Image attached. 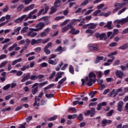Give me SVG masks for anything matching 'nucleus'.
<instances>
[{
  "label": "nucleus",
  "instance_id": "1",
  "mask_svg": "<svg viewBox=\"0 0 128 128\" xmlns=\"http://www.w3.org/2000/svg\"><path fill=\"white\" fill-rule=\"evenodd\" d=\"M60 4H62V0H56L54 2V6H52L50 8V12H49V14H54V12L58 10V8L60 6Z\"/></svg>",
  "mask_w": 128,
  "mask_h": 128
},
{
  "label": "nucleus",
  "instance_id": "2",
  "mask_svg": "<svg viewBox=\"0 0 128 128\" xmlns=\"http://www.w3.org/2000/svg\"><path fill=\"white\" fill-rule=\"evenodd\" d=\"M81 82H82V86H84L86 82L88 86H92V78H89L88 79V76H86L85 79L82 78Z\"/></svg>",
  "mask_w": 128,
  "mask_h": 128
},
{
  "label": "nucleus",
  "instance_id": "3",
  "mask_svg": "<svg viewBox=\"0 0 128 128\" xmlns=\"http://www.w3.org/2000/svg\"><path fill=\"white\" fill-rule=\"evenodd\" d=\"M88 50L90 52H94V50L98 52L100 50V46L96 43L90 44L88 45Z\"/></svg>",
  "mask_w": 128,
  "mask_h": 128
},
{
  "label": "nucleus",
  "instance_id": "4",
  "mask_svg": "<svg viewBox=\"0 0 128 128\" xmlns=\"http://www.w3.org/2000/svg\"><path fill=\"white\" fill-rule=\"evenodd\" d=\"M84 114L86 116H90L91 118L94 116L96 114V108H91L90 110H88L86 112H84Z\"/></svg>",
  "mask_w": 128,
  "mask_h": 128
},
{
  "label": "nucleus",
  "instance_id": "5",
  "mask_svg": "<svg viewBox=\"0 0 128 128\" xmlns=\"http://www.w3.org/2000/svg\"><path fill=\"white\" fill-rule=\"evenodd\" d=\"M118 54V52L115 51L114 52H112L111 53H110L109 54H108V58H110V56L111 57V59H109L107 60L108 62H114V60H115L116 57H114V56H116V54Z\"/></svg>",
  "mask_w": 128,
  "mask_h": 128
},
{
  "label": "nucleus",
  "instance_id": "6",
  "mask_svg": "<svg viewBox=\"0 0 128 128\" xmlns=\"http://www.w3.org/2000/svg\"><path fill=\"white\" fill-rule=\"evenodd\" d=\"M126 2L122 3L116 2L114 4V8H118V10H120V8L126 6Z\"/></svg>",
  "mask_w": 128,
  "mask_h": 128
},
{
  "label": "nucleus",
  "instance_id": "7",
  "mask_svg": "<svg viewBox=\"0 0 128 128\" xmlns=\"http://www.w3.org/2000/svg\"><path fill=\"white\" fill-rule=\"evenodd\" d=\"M122 106H124V102L120 101L117 104V110L122 112Z\"/></svg>",
  "mask_w": 128,
  "mask_h": 128
},
{
  "label": "nucleus",
  "instance_id": "8",
  "mask_svg": "<svg viewBox=\"0 0 128 128\" xmlns=\"http://www.w3.org/2000/svg\"><path fill=\"white\" fill-rule=\"evenodd\" d=\"M36 12H38V9H34V10L30 12L28 14L27 18H25V22H26V20H28V18H32V14H36Z\"/></svg>",
  "mask_w": 128,
  "mask_h": 128
},
{
  "label": "nucleus",
  "instance_id": "9",
  "mask_svg": "<svg viewBox=\"0 0 128 128\" xmlns=\"http://www.w3.org/2000/svg\"><path fill=\"white\" fill-rule=\"evenodd\" d=\"M44 26H46L44 22H40L38 24H37L36 26V28L39 30V31L42 30V28H44Z\"/></svg>",
  "mask_w": 128,
  "mask_h": 128
},
{
  "label": "nucleus",
  "instance_id": "10",
  "mask_svg": "<svg viewBox=\"0 0 128 128\" xmlns=\"http://www.w3.org/2000/svg\"><path fill=\"white\" fill-rule=\"evenodd\" d=\"M22 79L21 80V82H24L28 80H30V73L28 72L27 73L26 76H22Z\"/></svg>",
  "mask_w": 128,
  "mask_h": 128
},
{
  "label": "nucleus",
  "instance_id": "11",
  "mask_svg": "<svg viewBox=\"0 0 128 128\" xmlns=\"http://www.w3.org/2000/svg\"><path fill=\"white\" fill-rule=\"evenodd\" d=\"M58 58H56L54 60L52 59H49L48 60V62L49 64H52V66H56V64H58Z\"/></svg>",
  "mask_w": 128,
  "mask_h": 128
},
{
  "label": "nucleus",
  "instance_id": "12",
  "mask_svg": "<svg viewBox=\"0 0 128 128\" xmlns=\"http://www.w3.org/2000/svg\"><path fill=\"white\" fill-rule=\"evenodd\" d=\"M115 74L116 76L119 78L122 79V76H124V72L120 71V70H117L115 72Z\"/></svg>",
  "mask_w": 128,
  "mask_h": 128
},
{
  "label": "nucleus",
  "instance_id": "13",
  "mask_svg": "<svg viewBox=\"0 0 128 128\" xmlns=\"http://www.w3.org/2000/svg\"><path fill=\"white\" fill-rule=\"evenodd\" d=\"M70 30L69 32V34H74L76 36V34H78V33L80 32V30H76V28L73 27Z\"/></svg>",
  "mask_w": 128,
  "mask_h": 128
},
{
  "label": "nucleus",
  "instance_id": "14",
  "mask_svg": "<svg viewBox=\"0 0 128 128\" xmlns=\"http://www.w3.org/2000/svg\"><path fill=\"white\" fill-rule=\"evenodd\" d=\"M26 18V14L23 15L20 18L15 20L14 22H16V24H20V22H22L23 20H24Z\"/></svg>",
  "mask_w": 128,
  "mask_h": 128
},
{
  "label": "nucleus",
  "instance_id": "15",
  "mask_svg": "<svg viewBox=\"0 0 128 128\" xmlns=\"http://www.w3.org/2000/svg\"><path fill=\"white\" fill-rule=\"evenodd\" d=\"M34 4H32L24 8L23 12H28V10H34Z\"/></svg>",
  "mask_w": 128,
  "mask_h": 128
},
{
  "label": "nucleus",
  "instance_id": "16",
  "mask_svg": "<svg viewBox=\"0 0 128 128\" xmlns=\"http://www.w3.org/2000/svg\"><path fill=\"white\" fill-rule=\"evenodd\" d=\"M36 34H38V33L30 30L27 34L28 36H30V38H34V36H36Z\"/></svg>",
  "mask_w": 128,
  "mask_h": 128
},
{
  "label": "nucleus",
  "instance_id": "17",
  "mask_svg": "<svg viewBox=\"0 0 128 128\" xmlns=\"http://www.w3.org/2000/svg\"><path fill=\"white\" fill-rule=\"evenodd\" d=\"M112 21H109L107 22V24L104 26V28H108V30H112Z\"/></svg>",
  "mask_w": 128,
  "mask_h": 128
},
{
  "label": "nucleus",
  "instance_id": "18",
  "mask_svg": "<svg viewBox=\"0 0 128 128\" xmlns=\"http://www.w3.org/2000/svg\"><path fill=\"white\" fill-rule=\"evenodd\" d=\"M104 60V56H98L96 58V59L94 60V64H98V62H100V60Z\"/></svg>",
  "mask_w": 128,
  "mask_h": 128
},
{
  "label": "nucleus",
  "instance_id": "19",
  "mask_svg": "<svg viewBox=\"0 0 128 128\" xmlns=\"http://www.w3.org/2000/svg\"><path fill=\"white\" fill-rule=\"evenodd\" d=\"M128 48V44H124L122 46L118 48V50H126Z\"/></svg>",
  "mask_w": 128,
  "mask_h": 128
},
{
  "label": "nucleus",
  "instance_id": "20",
  "mask_svg": "<svg viewBox=\"0 0 128 128\" xmlns=\"http://www.w3.org/2000/svg\"><path fill=\"white\" fill-rule=\"evenodd\" d=\"M44 20V24L45 26H48V24H50V20H48V16H44L42 18Z\"/></svg>",
  "mask_w": 128,
  "mask_h": 128
},
{
  "label": "nucleus",
  "instance_id": "21",
  "mask_svg": "<svg viewBox=\"0 0 128 128\" xmlns=\"http://www.w3.org/2000/svg\"><path fill=\"white\" fill-rule=\"evenodd\" d=\"M96 28V24L94 23H90L89 24V27L88 28L90 30H94Z\"/></svg>",
  "mask_w": 128,
  "mask_h": 128
},
{
  "label": "nucleus",
  "instance_id": "22",
  "mask_svg": "<svg viewBox=\"0 0 128 128\" xmlns=\"http://www.w3.org/2000/svg\"><path fill=\"white\" fill-rule=\"evenodd\" d=\"M88 78H96V75L94 72H90L88 74Z\"/></svg>",
  "mask_w": 128,
  "mask_h": 128
},
{
  "label": "nucleus",
  "instance_id": "23",
  "mask_svg": "<svg viewBox=\"0 0 128 128\" xmlns=\"http://www.w3.org/2000/svg\"><path fill=\"white\" fill-rule=\"evenodd\" d=\"M38 86H36L32 89V94H36L38 92Z\"/></svg>",
  "mask_w": 128,
  "mask_h": 128
},
{
  "label": "nucleus",
  "instance_id": "24",
  "mask_svg": "<svg viewBox=\"0 0 128 128\" xmlns=\"http://www.w3.org/2000/svg\"><path fill=\"white\" fill-rule=\"evenodd\" d=\"M69 72L72 74H74V66L72 65L69 66Z\"/></svg>",
  "mask_w": 128,
  "mask_h": 128
},
{
  "label": "nucleus",
  "instance_id": "25",
  "mask_svg": "<svg viewBox=\"0 0 128 128\" xmlns=\"http://www.w3.org/2000/svg\"><path fill=\"white\" fill-rule=\"evenodd\" d=\"M66 80V77H64L58 82V84H63L64 82Z\"/></svg>",
  "mask_w": 128,
  "mask_h": 128
},
{
  "label": "nucleus",
  "instance_id": "26",
  "mask_svg": "<svg viewBox=\"0 0 128 128\" xmlns=\"http://www.w3.org/2000/svg\"><path fill=\"white\" fill-rule=\"evenodd\" d=\"M122 24H126L128 22V16L126 18H122Z\"/></svg>",
  "mask_w": 128,
  "mask_h": 128
},
{
  "label": "nucleus",
  "instance_id": "27",
  "mask_svg": "<svg viewBox=\"0 0 128 128\" xmlns=\"http://www.w3.org/2000/svg\"><path fill=\"white\" fill-rule=\"evenodd\" d=\"M62 47L60 46L54 50V52H61L60 54H62Z\"/></svg>",
  "mask_w": 128,
  "mask_h": 128
},
{
  "label": "nucleus",
  "instance_id": "28",
  "mask_svg": "<svg viewBox=\"0 0 128 128\" xmlns=\"http://www.w3.org/2000/svg\"><path fill=\"white\" fill-rule=\"evenodd\" d=\"M22 30V27H18L16 29L14 30V32H16V36L20 34V30Z\"/></svg>",
  "mask_w": 128,
  "mask_h": 128
},
{
  "label": "nucleus",
  "instance_id": "29",
  "mask_svg": "<svg viewBox=\"0 0 128 128\" xmlns=\"http://www.w3.org/2000/svg\"><path fill=\"white\" fill-rule=\"evenodd\" d=\"M44 50L46 54H47V55L50 54V52H52L50 50H48V48H44Z\"/></svg>",
  "mask_w": 128,
  "mask_h": 128
},
{
  "label": "nucleus",
  "instance_id": "30",
  "mask_svg": "<svg viewBox=\"0 0 128 128\" xmlns=\"http://www.w3.org/2000/svg\"><path fill=\"white\" fill-rule=\"evenodd\" d=\"M58 118V116H54L48 119V122H52V120H56Z\"/></svg>",
  "mask_w": 128,
  "mask_h": 128
},
{
  "label": "nucleus",
  "instance_id": "31",
  "mask_svg": "<svg viewBox=\"0 0 128 128\" xmlns=\"http://www.w3.org/2000/svg\"><path fill=\"white\" fill-rule=\"evenodd\" d=\"M68 26H65L63 28H62V32H68Z\"/></svg>",
  "mask_w": 128,
  "mask_h": 128
},
{
  "label": "nucleus",
  "instance_id": "32",
  "mask_svg": "<svg viewBox=\"0 0 128 128\" xmlns=\"http://www.w3.org/2000/svg\"><path fill=\"white\" fill-rule=\"evenodd\" d=\"M64 74V72H58L56 74L57 76L59 78H62V74Z\"/></svg>",
  "mask_w": 128,
  "mask_h": 128
},
{
  "label": "nucleus",
  "instance_id": "33",
  "mask_svg": "<svg viewBox=\"0 0 128 128\" xmlns=\"http://www.w3.org/2000/svg\"><path fill=\"white\" fill-rule=\"evenodd\" d=\"M114 114V110H110L108 112L106 113L107 116H112Z\"/></svg>",
  "mask_w": 128,
  "mask_h": 128
},
{
  "label": "nucleus",
  "instance_id": "34",
  "mask_svg": "<svg viewBox=\"0 0 128 128\" xmlns=\"http://www.w3.org/2000/svg\"><path fill=\"white\" fill-rule=\"evenodd\" d=\"M30 68V65H27V66H24L22 68H21V70L22 72H24L26 70Z\"/></svg>",
  "mask_w": 128,
  "mask_h": 128
},
{
  "label": "nucleus",
  "instance_id": "35",
  "mask_svg": "<svg viewBox=\"0 0 128 128\" xmlns=\"http://www.w3.org/2000/svg\"><path fill=\"white\" fill-rule=\"evenodd\" d=\"M24 8V4H22L17 8L16 10L18 12H20L22 10V8Z\"/></svg>",
  "mask_w": 128,
  "mask_h": 128
},
{
  "label": "nucleus",
  "instance_id": "36",
  "mask_svg": "<svg viewBox=\"0 0 128 128\" xmlns=\"http://www.w3.org/2000/svg\"><path fill=\"white\" fill-rule=\"evenodd\" d=\"M77 118L80 122H82V120H84V117L82 116V114H79Z\"/></svg>",
  "mask_w": 128,
  "mask_h": 128
},
{
  "label": "nucleus",
  "instance_id": "37",
  "mask_svg": "<svg viewBox=\"0 0 128 128\" xmlns=\"http://www.w3.org/2000/svg\"><path fill=\"white\" fill-rule=\"evenodd\" d=\"M90 0H84V2L80 4V6H86L88 4Z\"/></svg>",
  "mask_w": 128,
  "mask_h": 128
},
{
  "label": "nucleus",
  "instance_id": "38",
  "mask_svg": "<svg viewBox=\"0 0 128 128\" xmlns=\"http://www.w3.org/2000/svg\"><path fill=\"white\" fill-rule=\"evenodd\" d=\"M100 12H102V10H98L95 12H93V16H98V14H100Z\"/></svg>",
  "mask_w": 128,
  "mask_h": 128
},
{
  "label": "nucleus",
  "instance_id": "39",
  "mask_svg": "<svg viewBox=\"0 0 128 128\" xmlns=\"http://www.w3.org/2000/svg\"><path fill=\"white\" fill-rule=\"evenodd\" d=\"M70 22V20L68 19L65 20L60 25V26H66V24H68V22Z\"/></svg>",
  "mask_w": 128,
  "mask_h": 128
},
{
  "label": "nucleus",
  "instance_id": "40",
  "mask_svg": "<svg viewBox=\"0 0 128 128\" xmlns=\"http://www.w3.org/2000/svg\"><path fill=\"white\" fill-rule=\"evenodd\" d=\"M6 64H8V61H4L2 62L0 65V68H4V66H6Z\"/></svg>",
  "mask_w": 128,
  "mask_h": 128
},
{
  "label": "nucleus",
  "instance_id": "41",
  "mask_svg": "<svg viewBox=\"0 0 128 128\" xmlns=\"http://www.w3.org/2000/svg\"><path fill=\"white\" fill-rule=\"evenodd\" d=\"M54 94H45V96L47 98H54Z\"/></svg>",
  "mask_w": 128,
  "mask_h": 128
},
{
  "label": "nucleus",
  "instance_id": "42",
  "mask_svg": "<svg viewBox=\"0 0 128 128\" xmlns=\"http://www.w3.org/2000/svg\"><path fill=\"white\" fill-rule=\"evenodd\" d=\"M96 74L98 76V78H100L102 76V72L99 71L96 72Z\"/></svg>",
  "mask_w": 128,
  "mask_h": 128
},
{
  "label": "nucleus",
  "instance_id": "43",
  "mask_svg": "<svg viewBox=\"0 0 128 128\" xmlns=\"http://www.w3.org/2000/svg\"><path fill=\"white\" fill-rule=\"evenodd\" d=\"M48 81L44 82L42 83H40L39 84V86L40 88H42V86H46V84H48Z\"/></svg>",
  "mask_w": 128,
  "mask_h": 128
},
{
  "label": "nucleus",
  "instance_id": "44",
  "mask_svg": "<svg viewBox=\"0 0 128 128\" xmlns=\"http://www.w3.org/2000/svg\"><path fill=\"white\" fill-rule=\"evenodd\" d=\"M52 42H49L45 46L44 48H50L52 46Z\"/></svg>",
  "mask_w": 128,
  "mask_h": 128
},
{
  "label": "nucleus",
  "instance_id": "45",
  "mask_svg": "<svg viewBox=\"0 0 128 128\" xmlns=\"http://www.w3.org/2000/svg\"><path fill=\"white\" fill-rule=\"evenodd\" d=\"M10 88V84H8L3 87L4 90H8V89Z\"/></svg>",
  "mask_w": 128,
  "mask_h": 128
},
{
  "label": "nucleus",
  "instance_id": "46",
  "mask_svg": "<svg viewBox=\"0 0 128 128\" xmlns=\"http://www.w3.org/2000/svg\"><path fill=\"white\" fill-rule=\"evenodd\" d=\"M40 66L41 68H46V66H48V63L44 62L40 64Z\"/></svg>",
  "mask_w": 128,
  "mask_h": 128
},
{
  "label": "nucleus",
  "instance_id": "47",
  "mask_svg": "<svg viewBox=\"0 0 128 128\" xmlns=\"http://www.w3.org/2000/svg\"><path fill=\"white\" fill-rule=\"evenodd\" d=\"M36 78H38V76L34 75H32L31 76H30V80H36Z\"/></svg>",
  "mask_w": 128,
  "mask_h": 128
},
{
  "label": "nucleus",
  "instance_id": "48",
  "mask_svg": "<svg viewBox=\"0 0 128 128\" xmlns=\"http://www.w3.org/2000/svg\"><path fill=\"white\" fill-rule=\"evenodd\" d=\"M126 8H123L122 10H120V11H119L118 12V16H120V14H122V13L126 12Z\"/></svg>",
  "mask_w": 128,
  "mask_h": 128
},
{
  "label": "nucleus",
  "instance_id": "49",
  "mask_svg": "<svg viewBox=\"0 0 128 128\" xmlns=\"http://www.w3.org/2000/svg\"><path fill=\"white\" fill-rule=\"evenodd\" d=\"M96 92H92L88 94L89 96H90L91 98H92L94 96V94H96Z\"/></svg>",
  "mask_w": 128,
  "mask_h": 128
},
{
  "label": "nucleus",
  "instance_id": "50",
  "mask_svg": "<svg viewBox=\"0 0 128 128\" xmlns=\"http://www.w3.org/2000/svg\"><path fill=\"white\" fill-rule=\"evenodd\" d=\"M120 60H117L116 61L114 62V64H113L114 66H118L120 64Z\"/></svg>",
  "mask_w": 128,
  "mask_h": 128
},
{
  "label": "nucleus",
  "instance_id": "51",
  "mask_svg": "<svg viewBox=\"0 0 128 128\" xmlns=\"http://www.w3.org/2000/svg\"><path fill=\"white\" fill-rule=\"evenodd\" d=\"M68 110V112H70V110H72L74 114H76V110L74 108H70Z\"/></svg>",
  "mask_w": 128,
  "mask_h": 128
},
{
  "label": "nucleus",
  "instance_id": "52",
  "mask_svg": "<svg viewBox=\"0 0 128 128\" xmlns=\"http://www.w3.org/2000/svg\"><path fill=\"white\" fill-rule=\"evenodd\" d=\"M44 12V8H42V10H39L38 12V13L37 16H40L42 14V12Z\"/></svg>",
  "mask_w": 128,
  "mask_h": 128
},
{
  "label": "nucleus",
  "instance_id": "53",
  "mask_svg": "<svg viewBox=\"0 0 128 128\" xmlns=\"http://www.w3.org/2000/svg\"><path fill=\"white\" fill-rule=\"evenodd\" d=\"M106 34L105 33H102L101 34H100V40H102L104 39V38L106 36Z\"/></svg>",
  "mask_w": 128,
  "mask_h": 128
},
{
  "label": "nucleus",
  "instance_id": "54",
  "mask_svg": "<svg viewBox=\"0 0 128 128\" xmlns=\"http://www.w3.org/2000/svg\"><path fill=\"white\" fill-rule=\"evenodd\" d=\"M94 12V10H88L84 14V16H88L90 14L91 12Z\"/></svg>",
  "mask_w": 128,
  "mask_h": 128
},
{
  "label": "nucleus",
  "instance_id": "55",
  "mask_svg": "<svg viewBox=\"0 0 128 128\" xmlns=\"http://www.w3.org/2000/svg\"><path fill=\"white\" fill-rule=\"evenodd\" d=\"M86 34H91V36H92L94 31L90 29H88L86 31Z\"/></svg>",
  "mask_w": 128,
  "mask_h": 128
},
{
  "label": "nucleus",
  "instance_id": "56",
  "mask_svg": "<svg viewBox=\"0 0 128 128\" xmlns=\"http://www.w3.org/2000/svg\"><path fill=\"white\" fill-rule=\"evenodd\" d=\"M56 86V84H49L48 86H46L48 90H50V88H54Z\"/></svg>",
  "mask_w": 128,
  "mask_h": 128
},
{
  "label": "nucleus",
  "instance_id": "57",
  "mask_svg": "<svg viewBox=\"0 0 128 128\" xmlns=\"http://www.w3.org/2000/svg\"><path fill=\"white\" fill-rule=\"evenodd\" d=\"M110 92V88L106 89L104 91L103 94L106 96V94L108 92Z\"/></svg>",
  "mask_w": 128,
  "mask_h": 128
},
{
  "label": "nucleus",
  "instance_id": "58",
  "mask_svg": "<svg viewBox=\"0 0 128 128\" xmlns=\"http://www.w3.org/2000/svg\"><path fill=\"white\" fill-rule=\"evenodd\" d=\"M32 120V116H29L26 118V122H30V121Z\"/></svg>",
  "mask_w": 128,
  "mask_h": 128
},
{
  "label": "nucleus",
  "instance_id": "59",
  "mask_svg": "<svg viewBox=\"0 0 128 128\" xmlns=\"http://www.w3.org/2000/svg\"><path fill=\"white\" fill-rule=\"evenodd\" d=\"M8 5L6 4V7L5 8H4L3 10H2V11L4 12H8Z\"/></svg>",
  "mask_w": 128,
  "mask_h": 128
},
{
  "label": "nucleus",
  "instance_id": "60",
  "mask_svg": "<svg viewBox=\"0 0 128 128\" xmlns=\"http://www.w3.org/2000/svg\"><path fill=\"white\" fill-rule=\"evenodd\" d=\"M102 126H106V124H108V120L105 119L102 122Z\"/></svg>",
  "mask_w": 128,
  "mask_h": 128
},
{
  "label": "nucleus",
  "instance_id": "61",
  "mask_svg": "<svg viewBox=\"0 0 128 128\" xmlns=\"http://www.w3.org/2000/svg\"><path fill=\"white\" fill-rule=\"evenodd\" d=\"M50 32V28H47L44 30V32H46V34H48Z\"/></svg>",
  "mask_w": 128,
  "mask_h": 128
},
{
  "label": "nucleus",
  "instance_id": "62",
  "mask_svg": "<svg viewBox=\"0 0 128 128\" xmlns=\"http://www.w3.org/2000/svg\"><path fill=\"white\" fill-rule=\"evenodd\" d=\"M118 46V43L112 42L110 44L109 46H110V48H112L113 46Z\"/></svg>",
  "mask_w": 128,
  "mask_h": 128
},
{
  "label": "nucleus",
  "instance_id": "63",
  "mask_svg": "<svg viewBox=\"0 0 128 128\" xmlns=\"http://www.w3.org/2000/svg\"><path fill=\"white\" fill-rule=\"evenodd\" d=\"M120 68H121V70H126V68H128V67H126V66H124L123 65H121L120 66Z\"/></svg>",
  "mask_w": 128,
  "mask_h": 128
},
{
  "label": "nucleus",
  "instance_id": "64",
  "mask_svg": "<svg viewBox=\"0 0 128 128\" xmlns=\"http://www.w3.org/2000/svg\"><path fill=\"white\" fill-rule=\"evenodd\" d=\"M128 33V28H125L122 32V34H126Z\"/></svg>",
  "mask_w": 128,
  "mask_h": 128
}]
</instances>
